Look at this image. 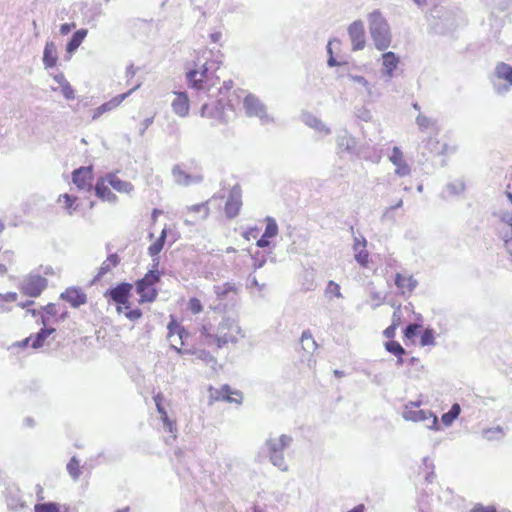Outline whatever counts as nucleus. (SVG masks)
Returning a JSON list of instances; mask_svg holds the SVG:
<instances>
[{
    "instance_id": "obj_16",
    "label": "nucleus",
    "mask_w": 512,
    "mask_h": 512,
    "mask_svg": "<svg viewBox=\"0 0 512 512\" xmlns=\"http://www.w3.org/2000/svg\"><path fill=\"white\" fill-rule=\"evenodd\" d=\"M54 331H55L54 328H48V327L44 326V328L41 329L35 335H30L29 337H26L25 339H23L21 341L15 342L13 344V346L14 347H18V348H25L28 345H31V347L34 348V349L41 348L44 345L46 339L52 333H54Z\"/></svg>"
},
{
    "instance_id": "obj_52",
    "label": "nucleus",
    "mask_w": 512,
    "mask_h": 512,
    "mask_svg": "<svg viewBox=\"0 0 512 512\" xmlns=\"http://www.w3.org/2000/svg\"><path fill=\"white\" fill-rule=\"evenodd\" d=\"M391 324L395 325L396 328L402 324V312L400 307L394 310Z\"/></svg>"
},
{
    "instance_id": "obj_33",
    "label": "nucleus",
    "mask_w": 512,
    "mask_h": 512,
    "mask_svg": "<svg viewBox=\"0 0 512 512\" xmlns=\"http://www.w3.org/2000/svg\"><path fill=\"white\" fill-rule=\"evenodd\" d=\"M214 292L218 299H225L229 294H237L238 289L233 283H224L214 286Z\"/></svg>"
},
{
    "instance_id": "obj_15",
    "label": "nucleus",
    "mask_w": 512,
    "mask_h": 512,
    "mask_svg": "<svg viewBox=\"0 0 512 512\" xmlns=\"http://www.w3.org/2000/svg\"><path fill=\"white\" fill-rule=\"evenodd\" d=\"M426 150L434 156H443L454 152L455 145L437 135L430 136L425 143Z\"/></svg>"
},
{
    "instance_id": "obj_32",
    "label": "nucleus",
    "mask_w": 512,
    "mask_h": 512,
    "mask_svg": "<svg viewBox=\"0 0 512 512\" xmlns=\"http://www.w3.org/2000/svg\"><path fill=\"white\" fill-rule=\"evenodd\" d=\"M86 36H87L86 29H80V30L76 31L67 44V52L73 53L74 51H76Z\"/></svg>"
},
{
    "instance_id": "obj_63",
    "label": "nucleus",
    "mask_w": 512,
    "mask_h": 512,
    "mask_svg": "<svg viewBox=\"0 0 512 512\" xmlns=\"http://www.w3.org/2000/svg\"><path fill=\"white\" fill-rule=\"evenodd\" d=\"M152 122V119H146L144 128H147Z\"/></svg>"
},
{
    "instance_id": "obj_9",
    "label": "nucleus",
    "mask_w": 512,
    "mask_h": 512,
    "mask_svg": "<svg viewBox=\"0 0 512 512\" xmlns=\"http://www.w3.org/2000/svg\"><path fill=\"white\" fill-rule=\"evenodd\" d=\"M240 331V327L233 320L229 318L223 319L218 324L215 332L219 345L224 348L229 343H236Z\"/></svg>"
},
{
    "instance_id": "obj_64",
    "label": "nucleus",
    "mask_w": 512,
    "mask_h": 512,
    "mask_svg": "<svg viewBox=\"0 0 512 512\" xmlns=\"http://www.w3.org/2000/svg\"><path fill=\"white\" fill-rule=\"evenodd\" d=\"M418 5L426 3V0H414Z\"/></svg>"
},
{
    "instance_id": "obj_53",
    "label": "nucleus",
    "mask_w": 512,
    "mask_h": 512,
    "mask_svg": "<svg viewBox=\"0 0 512 512\" xmlns=\"http://www.w3.org/2000/svg\"><path fill=\"white\" fill-rule=\"evenodd\" d=\"M61 92L67 100H73L75 98V91L70 84L65 85V87L61 89Z\"/></svg>"
},
{
    "instance_id": "obj_62",
    "label": "nucleus",
    "mask_w": 512,
    "mask_h": 512,
    "mask_svg": "<svg viewBox=\"0 0 512 512\" xmlns=\"http://www.w3.org/2000/svg\"><path fill=\"white\" fill-rule=\"evenodd\" d=\"M354 80H355V81H357V82H359V83H361V84H364V85H366V84H367V81H366V80H365V78H364V77H362V76H356V77H354Z\"/></svg>"
},
{
    "instance_id": "obj_31",
    "label": "nucleus",
    "mask_w": 512,
    "mask_h": 512,
    "mask_svg": "<svg viewBox=\"0 0 512 512\" xmlns=\"http://www.w3.org/2000/svg\"><path fill=\"white\" fill-rule=\"evenodd\" d=\"M233 87H234V83L232 80H227V81H224L223 82V85L221 86V88L219 89V94L222 95L223 97L224 96H227L228 97V103H227V106L232 110L234 111L235 110V102H236V98L232 95L233 93Z\"/></svg>"
},
{
    "instance_id": "obj_10",
    "label": "nucleus",
    "mask_w": 512,
    "mask_h": 512,
    "mask_svg": "<svg viewBox=\"0 0 512 512\" xmlns=\"http://www.w3.org/2000/svg\"><path fill=\"white\" fill-rule=\"evenodd\" d=\"M133 285L127 282H122L116 287L106 291L105 297L111 299L117 304V312L122 313L123 309H129V298Z\"/></svg>"
},
{
    "instance_id": "obj_51",
    "label": "nucleus",
    "mask_w": 512,
    "mask_h": 512,
    "mask_svg": "<svg viewBox=\"0 0 512 512\" xmlns=\"http://www.w3.org/2000/svg\"><path fill=\"white\" fill-rule=\"evenodd\" d=\"M336 44L339 45L340 42L338 40H333V41H329L328 46H327L328 53L330 54V57L328 59V65L331 67L340 65V63L337 62L336 59L332 55V46L336 45Z\"/></svg>"
},
{
    "instance_id": "obj_48",
    "label": "nucleus",
    "mask_w": 512,
    "mask_h": 512,
    "mask_svg": "<svg viewBox=\"0 0 512 512\" xmlns=\"http://www.w3.org/2000/svg\"><path fill=\"white\" fill-rule=\"evenodd\" d=\"M416 123L422 130H427L434 125V122L425 115H418Z\"/></svg>"
},
{
    "instance_id": "obj_28",
    "label": "nucleus",
    "mask_w": 512,
    "mask_h": 512,
    "mask_svg": "<svg viewBox=\"0 0 512 512\" xmlns=\"http://www.w3.org/2000/svg\"><path fill=\"white\" fill-rule=\"evenodd\" d=\"M57 202L61 204L62 208L70 215L79 208L78 197L68 193L59 195Z\"/></svg>"
},
{
    "instance_id": "obj_29",
    "label": "nucleus",
    "mask_w": 512,
    "mask_h": 512,
    "mask_svg": "<svg viewBox=\"0 0 512 512\" xmlns=\"http://www.w3.org/2000/svg\"><path fill=\"white\" fill-rule=\"evenodd\" d=\"M58 56L57 49L53 42H47L43 52V62L46 68L55 67Z\"/></svg>"
},
{
    "instance_id": "obj_45",
    "label": "nucleus",
    "mask_w": 512,
    "mask_h": 512,
    "mask_svg": "<svg viewBox=\"0 0 512 512\" xmlns=\"http://www.w3.org/2000/svg\"><path fill=\"white\" fill-rule=\"evenodd\" d=\"M233 392L231 391L228 385H223L220 390L216 391V395L214 396L216 400H226V401H234L235 398L232 397Z\"/></svg>"
},
{
    "instance_id": "obj_58",
    "label": "nucleus",
    "mask_w": 512,
    "mask_h": 512,
    "mask_svg": "<svg viewBox=\"0 0 512 512\" xmlns=\"http://www.w3.org/2000/svg\"><path fill=\"white\" fill-rule=\"evenodd\" d=\"M396 330H397V328L395 327V325H392V324H391L390 326H388V327L384 330L383 334H384V336H385L386 338H388V339H393V338H394V336H395Z\"/></svg>"
},
{
    "instance_id": "obj_36",
    "label": "nucleus",
    "mask_w": 512,
    "mask_h": 512,
    "mask_svg": "<svg viewBox=\"0 0 512 512\" xmlns=\"http://www.w3.org/2000/svg\"><path fill=\"white\" fill-rule=\"evenodd\" d=\"M399 63V58L393 52L383 54V66L388 75H392Z\"/></svg>"
},
{
    "instance_id": "obj_7",
    "label": "nucleus",
    "mask_w": 512,
    "mask_h": 512,
    "mask_svg": "<svg viewBox=\"0 0 512 512\" xmlns=\"http://www.w3.org/2000/svg\"><path fill=\"white\" fill-rule=\"evenodd\" d=\"M291 441V437L287 435H281L279 438L267 441L270 460L275 466L283 471L287 470L283 451L289 446Z\"/></svg>"
},
{
    "instance_id": "obj_54",
    "label": "nucleus",
    "mask_w": 512,
    "mask_h": 512,
    "mask_svg": "<svg viewBox=\"0 0 512 512\" xmlns=\"http://www.w3.org/2000/svg\"><path fill=\"white\" fill-rule=\"evenodd\" d=\"M327 291L331 294H334L335 296L337 297H340L341 296V293H340V286L333 282V281H330L328 283V287H327Z\"/></svg>"
},
{
    "instance_id": "obj_27",
    "label": "nucleus",
    "mask_w": 512,
    "mask_h": 512,
    "mask_svg": "<svg viewBox=\"0 0 512 512\" xmlns=\"http://www.w3.org/2000/svg\"><path fill=\"white\" fill-rule=\"evenodd\" d=\"M154 401L156 404L157 411L161 415L162 422L166 428V430L170 433L176 432V423L168 417V414L165 408L162 406L163 396L158 394L154 397Z\"/></svg>"
},
{
    "instance_id": "obj_41",
    "label": "nucleus",
    "mask_w": 512,
    "mask_h": 512,
    "mask_svg": "<svg viewBox=\"0 0 512 512\" xmlns=\"http://www.w3.org/2000/svg\"><path fill=\"white\" fill-rule=\"evenodd\" d=\"M188 213H198L201 219H206L209 215L208 203L195 204L188 207Z\"/></svg>"
},
{
    "instance_id": "obj_30",
    "label": "nucleus",
    "mask_w": 512,
    "mask_h": 512,
    "mask_svg": "<svg viewBox=\"0 0 512 512\" xmlns=\"http://www.w3.org/2000/svg\"><path fill=\"white\" fill-rule=\"evenodd\" d=\"M224 107L221 109L218 107L210 108L207 104H204L201 108V116L214 118L219 123H226L228 121L227 117L224 116Z\"/></svg>"
},
{
    "instance_id": "obj_44",
    "label": "nucleus",
    "mask_w": 512,
    "mask_h": 512,
    "mask_svg": "<svg viewBox=\"0 0 512 512\" xmlns=\"http://www.w3.org/2000/svg\"><path fill=\"white\" fill-rule=\"evenodd\" d=\"M187 310L193 315L200 314L203 311L201 300L197 297L190 298L187 302Z\"/></svg>"
},
{
    "instance_id": "obj_38",
    "label": "nucleus",
    "mask_w": 512,
    "mask_h": 512,
    "mask_svg": "<svg viewBox=\"0 0 512 512\" xmlns=\"http://www.w3.org/2000/svg\"><path fill=\"white\" fill-rule=\"evenodd\" d=\"M460 412L461 408L459 404L455 403L454 405H452L451 409L447 413H444L441 417L443 424L446 426L451 425L453 421L457 419Z\"/></svg>"
},
{
    "instance_id": "obj_42",
    "label": "nucleus",
    "mask_w": 512,
    "mask_h": 512,
    "mask_svg": "<svg viewBox=\"0 0 512 512\" xmlns=\"http://www.w3.org/2000/svg\"><path fill=\"white\" fill-rule=\"evenodd\" d=\"M67 471L72 478L77 479L81 474V466L79 460H77L75 457H72L67 464Z\"/></svg>"
},
{
    "instance_id": "obj_14",
    "label": "nucleus",
    "mask_w": 512,
    "mask_h": 512,
    "mask_svg": "<svg viewBox=\"0 0 512 512\" xmlns=\"http://www.w3.org/2000/svg\"><path fill=\"white\" fill-rule=\"evenodd\" d=\"M47 280L41 275L31 274L22 284V292L30 297H37L46 288Z\"/></svg>"
},
{
    "instance_id": "obj_24",
    "label": "nucleus",
    "mask_w": 512,
    "mask_h": 512,
    "mask_svg": "<svg viewBox=\"0 0 512 512\" xmlns=\"http://www.w3.org/2000/svg\"><path fill=\"white\" fill-rule=\"evenodd\" d=\"M131 93V91L127 92V93H123V94H120V95H117L115 97H113L112 99H110L109 101L103 103L101 106L97 107L94 111H93V114H92V119L93 120H96L98 119L102 114L106 113V112H110L112 111L113 109L117 108L118 106H120V104L125 100V98Z\"/></svg>"
},
{
    "instance_id": "obj_34",
    "label": "nucleus",
    "mask_w": 512,
    "mask_h": 512,
    "mask_svg": "<svg viewBox=\"0 0 512 512\" xmlns=\"http://www.w3.org/2000/svg\"><path fill=\"white\" fill-rule=\"evenodd\" d=\"M166 236H167V229L164 228L161 231L160 236L148 247V253L150 256H152V257L158 256V254L162 251V249L164 247Z\"/></svg>"
},
{
    "instance_id": "obj_37",
    "label": "nucleus",
    "mask_w": 512,
    "mask_h": 512,
    "mask_svg": "<svg viewBox=\"0 0 512 512\" xmlns=\"http://www.w3.org/2000/svg\"><path fill=\"white\" fill-rule=\"evenodd\" d=\"M120 263V258L117 254H110L107 258L102 262L99 275H105L110 272L113 268H115Z\"/></svg>"
},
{
    "instance_id": "obj_22",
    "label": "nucleus",
    "mask_w": 512,
    "mask_h": 512,
    "mask_svg": "<svg viewBox=\"0 0 512 512\" xmlns=\"http://www.w3.org/2000/svg\"><path fill=\"white\" fill-rule=\"evenodd\" d=\"M109 186L106 176L98 178L94 187L95 195L102 201L115 202L117 196L111 191Z\"/></svg>"
},
{
    "instance_id": "obj_21",
    "label": "nucleus",
    "mask_w": 512,
    "mask_h": 512,
    "mask_svg": "<svg viewBox=\"0 0 512 512\" xmlns=\"http://www.w3.org/2000/svg\"><path fill=\"white\" fill-rule=\"evenodd\" d=\"M171 103L172 110L180 117H186L190 110V100L186 92H175Z\"/></svg>"
},
{
    "instance_id": "obj_18",
    "label": "nucleus",
    "mask_w": 512,
    "mask_h": 512,
    "mask_svg": "<svg viewBox=\"0 0 512 512\" xmlns=\"http://www.w3.org/2000/svg\"><path fill=\"white\" fill-rule=\"evenodd\" d=\"M60 298L71 307L78 308L87 302V295L81 288L69 287L61 293Z\"/></svg>"
},
{
    "instance_id": "obj_39",
    "label": "nucleus",
    "mask_w": 512,
    "mask_h": 512,
    "mask_svg": "<svg viewBox=\"0 0 512 512\" xmlns=\"http://www.w3.org/2000/svg\"><path fill=\"white\" fill-rule=\"evenodd\" d=\"M18 295L14 292L0 294V314L9 309L10 304L17 301Z\"/></svg>"
},
{
    "instance_id": "obj_49",
    "label": "nucleus",
    "mask_w": 512,
    "mask_h": 512,
    "mask_svg": "<svg viewBox=\"0 0 512 512\" xmlns=\"http://www.w3.org/2000/svg\"><path fill=\"white\" fill-rule=\"evenodd\" d=\"M421 328V326L419 324H410L406 327V329L404 330V338L406 339H412L413 337H415L418 332H419V329Z\"/></svg>"
},
{
    "instance_id": "obj_19",
    "label": "nucleus",
    "mask_w": 512,
    "mask_h": 512,
    "mask_svg": "<svg viewBox=\"0 0 512 512\" xmlns=\"http://www.w3.org/2000/svg\"><path fill=\"white\" fill-rule=\"evenodd\" d=\"M348 33L353 43V49H362L365 45V31L363 23L361 21L353 22L348 28Z\"/></svg>"
},
{
    "instance_id": "obj_59",
    "label": "nucleus",
    "mask_w": 512,
    "mask_h": 512,
    "mask_svg": "<svg viewBox=\"0 0 512 512\" xmlns=\"http://www.w3.org/2000/svg\"><path fill=\"white\" fill-rule=\"evenodd\" d=\"M359 117L366 122H368L372 119V115L368 109H362L359 112Z\"/></svg>"
},
{
    "instance_id": "obj_3",
    "label": "nucleus",
    "mask_w": 512,
    "mask_h": 512,
    "mask_svg": "<svg viewBox=\"0 0 512 512\" xmlns=\"http://www.w3.org/2000/svg\"><path fill=\"white\" fill-rule=\"evenodd\" d=\"M159 259L153 260V268L143 278L136 282V292L139 294V303H152L157 299L156 285L160 282L161 273L158 270Z\"/></svg>"
},
{
    "instance_id": "obj_56",
    "label": "nucleus",
    "mask_w": 512,
    "mask_h": 512,
    "mask_svg": "<svg viewBox=\"0 0 512 512\" xmlns=\"http://www.w3.org/2000/svg\"><path fill=\"white\" fill-rule=\"evenodd\" d=\"M53 79L60 85L61 89L65 87V85L70 84L65 78L63 73H58L53 76Z\"/></svg>"
},
{
    "instance_id": "obj_50",
    "label": "nucleus",
    "mask_w": 512,
    "mask_h": 512,
    "mask_svg": "<svg viewBox=\"0 0 512 512\" xmlns=\"http://www.w3.org/2000/svg\"><path fill=\"white\" fill-rule=\"evenodd\" d=\"M124 312L125 317L129 319L130 321H137L142 317V311L139 308L131 309H125Z\"/></svg>"
},
{
    "instance_id": "obj_23",
    "label": "nucleus",
    "mask_w": 512,
    "mask_h": 512,
    "mask_svg": "<svg viewBox=\"0 0 512 512\" xmlns=\"http://www.w3.org/2000/svg\"><path fill=\"white\" fill-rule=\"evenodd\" d=\"M390 161L396 166L395 173L401 177L407 176L410 173V167L404 160V155L399 147L392 149L389 156Z\"/></svg>"
},
{
    "instance_id": "obj_35",
    "label": "nucleus",
    "mask_w": 512,
    "mask_h": 512,
    "mask_svg": "<svg viewBox=\"0 0 512 512\" xmlns=\"http://www.w3.org/2000/svg\"><path fill=\"white\" fill-rule=\"evenodd\" d=\"M496 76L512 86V66L506 63H499L495 70Z\"/></svg>"
},
{
    "instance_id": "obj_20",
    "label": "nucleus",
    "mask_w": 512,
    "mask_h": 512,
    "mask_svg": "<svg viewBox=\"0 0 512 512\" xmlns=\"http://www.w3.org/2000/svg\"><path fill=\"white\" fill-rule=\"evenodd\" d=\"M367 241L364 237L355 238L353 243L354 257L357 263L362 267H367L370 261L367 250Z\"/></svg>"
},
{
    "instance_id": "obj_11",
    "label": "nucleus",
    "mask_w": 512,
    "mask_h": 512,
    "mask_svg": "<svg viewBox=\"0 0 512 512\" xmlns=\"http://www.w3.org/2000/svg\"><path fill=\"white\" fill-rule=\"evenodd\" d=\"M68 314L67 308L59 303H49L40 312L42 323L45 327L64 321Z\"/></svg>"
},
{
    "instance_id": "obj_8",
    "label": "nucleus",
    "mask_w": 512,
    "mask_h": 512,
    "mask_svg": "<svg viewBox=\"0 0 512 512\" xmlns=\"http://www.w3.org/2000/svg\"><path fill=\"white\" fill-rule=\"evenodd\" d=\"M172 175L175 181L180 185H189L191 183L200 182L203 179L198 165L194 162L191 163V166L184 163L176 165L172 169Z\"/></svg>"
},
{
    "instance_id": "obj_17",
    "label": "nucleus",
    "mask_w": 512,
    "mask_h": 512,
    "mask_svg": "<svg viewBox=\"0 0 512 512\" xmlns=\"http://www.w3.org/2000/svg\"><path fill=\"white\" fill-rule=\"evenodd\" d=\"M395 285L400 294L410 296L418 285L414 276L407 272L397 273L395 275Z\"/></svg>"
},
{
    "instance_id": "obj_5",
    "label": "nucleus",
    "mask_w": 512,
    "mask_h": 512,
    "mask_svg": "<svg viewBox=\"0 0 512 512\" xmlns=\"http://www.w3.org/2000/svg\"><path fill=\"white\" fill-rule=\"evenodd\" d=\"M419 402H410L405 406L403 418L408 421L422 422L429 429H436L437 416L429 410L419 409Z\"/></svg>"
},
{
    "instance_id": "obj_57",
    "label": "nucleus",
    "mask_w": 512,
    "mask_h": 512,
    "mask_svg": "<svg viewBox=\"0 0 512 512\" xmlns=\"http://www.w3.org/2000/svg\"><path fill=\"white\" fill-rule=\"evenodd\" d=\"M75 27H76L75 23H64L60 26V33L62 35H67Z\"/></svg>"
},
{
    "instance_id": "obj_25",
    "label": "nucleus",
    "mask_w": 512,
    "mask_h": 512,
    "mask_svg": "<svg viewBox=\"0 0 512 512\" xmlns=\"http://www.w3.org/2000/svg\"><path fill=\"white\" fill-rule=\"evenodd\" d=\"M278 234V226L276 221L273 218H266V228L261 236V238L257 241V246L260 248H265L270 245V239L275 237Z\"/></svg>"
},
{
    "instance_id": "obj_6",
    "label": "nucleus",
    "mask_w": 512,
    "mask_h": 512,
    "mask_svg": "<svg viewBox=\"0 0 512 512\" xmlns=\"http://www.w3.org/2000/svg\"><path fill=\"white\" fill-rule=\"evenodd\" d=\"M232 95L236 98L235 105L243 98V107L248 117L263 118L266 116L265 106L254 94L243 89H236Z\"/></svg>"
},
{
    "instance_id": "obj_40",
    "label": "nucleus",
    "mask_w": 512,
    "mask_h": 512,
    "mask_svg": "<svg viewBox=\"0 0 512 512\" xmlns=\"http://www.w3.org/2000/svg\"><path fill=\"white\" fill-rule=\"evenodd\" d=\"M301 344L305 351L312 352L316 349V342L309 331H304L301 336Z\"/></svg>"
},
{
    "instance_id": "obj_12",
    "label": "nucleus",
    "mask_w": 512,
    "mask_h": 512,
    "mask_svg": "<svg viewBox=\"0 0 512 512\" xmlns=\"http://www.w3.org/2000/svg\"><path fill=\"white\" fill-rule=\"evenodd\" d=\"M93 181L94 171L92 166H82L72 172V182L79 191L90 192Z\"/></svg>"
},
{
    "instance_id": "obj_4",
    "label": "nucleus",
    "mask_w": 512,
    "mask_h": 512,
    "mask_svg": "<svg viewBox=\"0 0 512 512\" xmlns=\"http://www.w3.org/2000/svg\"><path fill=\"white\" fill-rule=\"evenodd\" d=\"M370 33L378 50H385L390 46L391 36L388 24L378 12L370 16Z\"/></svg>"
},
{
    "instance_id": "obj_13",
    "label": "nucleus",
    "mask_w": 512,
    "mask_h": 512,
    "mask_svg": "<svg viewBox=\"0 0 512 512\" xmlns=\"http://www.w3.org/2000/svg\"><path fill=\"white\" fill-rule=\"evenodd\" d=\"M242 188L239 184H235L229 191L228 198L225 202L224 212L227 218L232 219L239 215L243 201Z\"/></svg>"
},
{
    "instance_id": "obj_43",
    "label": "nucleus",
    "mask_w": 512,
    "mask_h": 512,
    "mask_svg": "<svg viewBox=\"0 0 512 512\" xmlns=\"http://www.w3.org/2000/svg\"><path fill=\"white\" fill-rule=\"evenodd\" d=\"M422 346H433L435 345V332L431 328H427L423 331L420 339Z\"/></svg>"
},
{
    "instance_id": "obj_47",
    "label": "nucleus",
    "mask_w": 512,
    "mask_h": 512,
    "mask_svg": "<svg viewBox=\"0 0 512 512\" xmlns=\"http://www.w3.org/2000/svg\"><path fill=\"white\" fill-rule=\"evenodd\" d=\"M385 348L387 349V351L398 357H401L402 355L405 354L404 348L397 341L394 340L386 342Z\"/></svg>"
},
{
    "instance_id": "obj_61",
    "label": "nucleus",
    "mask_w": 512,
    "mask_h": 512,
    "mask_svg": "<svg viewBox=\"0 0 512 512\" xmlns=\"http://www.w3.org/2000/svg\"><path fill=\"white\" fill-rule=\"evenodd\" d=\"M365 507L363 504L355 506L353 509L349 510L348 512H364Z\"/></svg>"
},
{
    "instance_id": "obj_55",
    "label": "nucleus",
    "mask_w": 512,
    "mask_h": 512,
    "mask_svg": "<svg viewBox=\"0 0 512 512\" xmlns=\"http://www.w3.org/2000/svg\"><path fill=\"white\" fill-rule=\"evenodd\" d=\"M53 79L60 85L61 89L65 87V85L70 84L65 78L63 73H58L53 76Z\"/></svg>"
},
{
    "instance_id": "obj_1",
    "label": "nucleus",
    "mask_w": 512,
    "mask_h": 512,
    "mask_svg": "<svg viewBox=\"0 0 512 512\" xmlns=\"http://www.w3.org/2000/svg\"><path fill=\"white\" fill-rule=\"evenodd\" d=\"M167 330L170 346L179 354H191L197 359L210 363L215 361L212 352L222 349L216 334L212 333L207 325L201 326L199 335L195 338L172 316Z\"/></svg>"
},
{
    "instance_id": "obj_46",
    "label": "nucleus",
    "mask_w": 512,
    "mask_h": 512,
    "mask_svg": "<svg viewBox=\"0 0 512 512\" xmlns=\"http://www.w3.org/2000/svg\"><path fill=\"white\" fill-rule=\"evenodd\" d=\"M35 512H60V507L57 503L48 502L36 504L34 507Z\"/></svg>"
},
{
    "instance_id": "obj_60",
    "label": "nucleus",
    "mask_w": 512,
    "mask_h": 512,
    "mask_svg": "<svg viewBox=\"0 0 512 512\" xmlns=\"http://www.w3.org/2000/svg\"><path fill=\"white\" fill-rule=\"evenodd\" d=\"M211 40L215 43L219 42L222 38L221 32H215L210 35Z\"/></svg>"
},
{
    "instance_id": "obj_26",
    "label": "nucleus",
    "mask_w": 512,
    "mask_h": 512,
    "mask_svg": "<svg viewBox=\"0 0 512 512\" xmlns=\"http://www.w3.org/2000/svg\"><path fill=\"white\" fill-rule=\"evenodd\" d=\"M109 185L119 193L129 194L133 191V185L128 182L120 179L116 173H108L105 175Z\"/></svg>"
},
{
    "instance_id": "obj_2",
    "label": "nucleus",
    "mask_w": 512,
    "mask_h": 512,
    "mask_svg": "<svg viewBox=\"0 0 512 512\" xmlns=\"http://www.w3.org/2000/svg\"><path fill=\"white\" fill-rule=\"evenodd\" d=\"M211 51L202 50L196 55L192 64L186 66V80L190 88L198 91H209L216 86L220 77L216 74L222 62L211 58Z\"/></svg>"
}]
</instances>
